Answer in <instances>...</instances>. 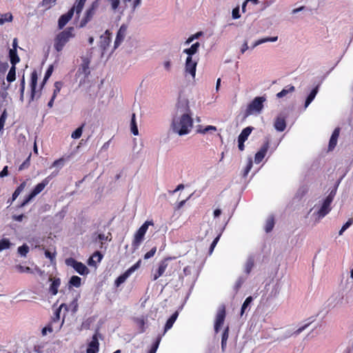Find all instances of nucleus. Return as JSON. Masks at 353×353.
<instances>
[{"instance_id": "1", "label": "nucleus", "mask_w": 353, "mask_h": 353, "mask_svg": "<svg viewBox=\"0 0 353 353\" xmlns=\"http://www.w3.org/2000/svg\"><path fill=\"white\" fill-rule=\"evenodd\" d=\"M193 127L192 112L189 106V101L180 97L176 104V112L171 124L172 132L179 136H183L190 132Z\"/></svg>"}, {"instance_id": "2", "label": "nucleus", "mask_w": 353, "mask_h": 353, "mask_svg": "<svg viewBox=\"0 0 353 353\" xmlns=\"http://www.w3.org/2000/svg\"><path fill=\"white\" fill-rule=\"evenodd\" d=\"M335 194L336 190H332L325 199L319 201L318 205H315L314 207L310 210L308 214L315 210L312 214V218L314 219V224L319 223L321 219L331 211L332 208L330 205L333 201Z\"/></svg>"}, {"instance_id": "3", "label": "nucleus", "mask_w": 353, "mask_h": 353, "mask_svg": "<svg viewBox=\"0 0 353 353\" xmlns=\"http://www.w3.org/2000/svg\"><path fill=\"white\" fill-rule=\"evenodd\" d=\"M74 28L70 27L59 32L54 38V48L57 52H61L65 45L74 37Z\"/></svg>"}, {"instance_id": "4", "label": "nucleus", "mask_w": 353, "mask_h": 353, "mask_svg": "<svg viewBox=\"0 0 353 353\" xmlns=\"http://www.w3.org/2000/svg\"><path fill=\"white\" fill-rule=\"evenodd\" d=\"M153 225L154 223L152 221H147L137 231L134 235V239L132 243L133 251H135L137 249H138L144 239V236L148 229V227Z\"/></svg>"}, {"instance_id": "5", "label": "nucleus", "mask_w": 353, "mask_h": 353, "mask_svg": "<svg viewBox=\"0 0 353 353\" xmlns=\"http://www.w3.org/2000/svg\"><path fill=\"white\" fill-rule=\"evenodd\" d=\"M266 101L264 97H257L248 105L245 110V115L259 114L263 108V103Z\"/></svg>"}, {"instance_id": "6", "label": "nucleus", "mask_w": 353, "mask_h": 353, "mask_svg": "<svg viewBox=\"0 0 353 353\" xmlns=\"http://www.w3.org/2000/svg\"><path fill=\"white\" fill-rule=\"evenodd\" d=\"M91 53L90 54H88L86 57H81L82 63L80 65L78 70L77 71L76 77H83L82 79L83 81L85 79V78L88 77V75L90 73L89 65L91 61Z\"/></svg>"}, {"instance_id": "7", "label": "nucleus", "mask_w": 353, "mask_h": 353, "mask_svg": "<svg viewBox=\"0 0 353 353\" xmlns=\"http://www.w3.org/2000/svg\"><path fill=\"white\" fill-rule=\"evenodd\" d=\"M99 6L98 0L94 1L91 4L90 7L86 10L85 17L82 19L80 23V27H84L88 21H90L93 16L95 14V12Z\"/></svg>"}, {"instance_id": "8", "label": "nucleus", "mask_w": 353, "mask_h": 353, "mask_svg": "<svg viewBox=\"0 0 353 353\" xmlns=\"http://www.w3.org/2000/svg\"><path fill=\"white\" fill-rule=\"evenodd\" d=\"M65 264L72 267L79 274L85 275L88 274V268L82 263L77 261L73 258H68L65 260Z\"/></svg>"}, {"instance_id": "9", "label": "nucleus", "mask_w": 353, "mask_h": 353, "mask_svg": "<svg viewBox=\"0 0 353 353\" xmlns=\"http://www.w3.org/2000/svg\"><path fill=\"white\" fill-rule=\"evenodd\" d=\"M225 318V309L224 306H221L217 311L215 322H214V331L218 333L221 328Z\"/></svg>"}, {"instance_id": "10", "label": "nucleus", "mask_w": 353, "mask_h": 353, "mask_svg": "<svg viewBox=\"0 0 353 353\" xmlns=\"http://www.w3.org/2000/svg\"><path fill=\"white\" fill-rule=\"evenodd\" d=\"M141 260L137 261L130 268L127 270L123 274L119 276L115 281V285L118 287L130 276V275L140 267Z\"/></svg>"}, {"instance_id": "11", "label": "nucleus", "mask_w": 353, "mask_h": 353, "mask_svg": "<svg viewBox=\"0 0 353 353\" xmlns=\"http://www.w3.org/2000/svg\"><path fill=\"white\" fill-rule=\"evenodd\" d=\"M76 5L77 3L75 2L74 6L71 9H70L67 13L62 14L59 17L58 21V26L59 29H62L67 24V23L72 19L74 11L77 12Z\"/></svg>"}, {"instance_id": "12", "label": "nucleus", "mask_w": 353, "mask_h": 353, "mask_svg": "<svg viewBox=\"0 0 353 353\" xmlns=\"http://www.w3.org/2000/svg\"><path fill=\"white\" fill-rule=\"evenodd\" d=\"M49 181L48 179H45L42 182L39 183L36 185L34 189L32 191V192L29 194L28 198L24 201L23 205L28 203L30 201H31L34 196H36L38 194H39L48 185Z\"/></svg>"}, {"instance_id": "13", "label": "nucleus", "mask_w": 353, "mask_h": 353, "mask_svg": "<svg viewBox=\"0 0 353 353\" xmlns=\"http://www.w3.org/2000/svg\"><path fill=\"white\" fill-rule=\"evenodd\" d=\"M196 65V61L193 60L192 57L188 56L185 64V74H190L194 79L195 77Z\"/></svg>"}, {"instance_id": "14", "label": "nucleus", "mask_w": 353, "mask_h": 353, "mask_svg": "<svg viewBox=\"0 0 353 353\" xmlns=\"http://www.w3.org/2000/svg\"><path fill=\"white\" fill-rule=\"evenodd\" d=\"M127 30L128 26L126 25H121L117 34V37L114 44V50L117 49L123 41L127 34Z\"/></svg>"}, {"instance_id": "15", "label": "nucleus", "mask_w": 353, "mask_h": 353, "mask_svg": "<svg viewBox=\"0 0 353 353\" xmlns=\"http://www.w3.org/2000/svg\"><path fill=\"white\" fill-rule=\"evenodd\" d=\"M111 41L110 33L109 30H106L103 34L100 37L99 47L103 54L108 49Z\"/></svg>"}, {"instance_id": "16", "label": "nucleus", "mask_w": 353, "mask_h": 353, "mask_svg": "<svg viewBox=\"0 0 353 353\" xmlns=\"http://www.w3.org/2000/svg\"><path fill=\"white\" fill-rule=\"evenodd\" d=\"M99 345L98 333H96L93 335L92 340L88 345L87 353H97L99 351Z\"/></svg>"}, {"instance_id": "17", "label": "nucleus", "mask_w": 353, "mask_h": 353, "mask_svg": "<svg viewBox=\"0 0 353 353\" xmlns=\"http://www.w3.org/2000/svg\"><path fill=\"white\" fill-rule=\"evenodd\" d=\"M268 148L269 143L268 141L261 147L260 150L255 154L254 161L256 163H259L263 160Z\"/></svg>"}, {"instance_id": "18", "label": "nucleus", "mask_w": 353, "mask_h": 353, "mask_svg": "<svg viewBox=\"0 0 353 353\" xmlns=\"http://www.w3.org/2000/svg\"><path fill=\"white\" fill-rule=\"evenodd\" d=\"M275 129L279 132H283L286 128L285 119L283 116H279L276 118L274 125Z\"/></svg>"}, {"instance_id": "19", "label": "nucleus", "mask_w": 353, "mask_h": 353, "mask_svg": "<svg viewBox=\"0 0 353 353\" xmlns=\"http://www.w3.org/2000/svg\"><path fill=\"white\" fill-rule=\"evenodd\" d=\"M339 133H340L339 128H337L334 130V132L331 136L330 142H329V150H333L334 148L336 146V143H337V139L339 136Z\"/></svg>"}, {"instance_id": "20", "label": "nucleus", "mask_w": 353, "mask_h": 353, "mask_svg": "<svg viewBox=\"0 0 353 353\" xmlns=\"http://www.w3.org/2000/svg\"><path fill=\"white\" fill-rule=\"evenodd\" d=\"M102 257L103 255L99 252H95L88 259V263L90 266H96L97 263L100 262Z\"/></svg>"}, {"instance_id": "21", "label": "nucleus", "mask_w": 353, "mask_h": 353, "mask_svg": "<svg viewBox=\"0 0 353 353\" xmlns=\"http://www.w3.org/2000/svg\"><path fill=\"white\" fill-rule=\"evenodd\" d=\"M168 259H164L160 263L157 272L154 275V280H157L159 276L163 275L166 268L168 267Z\"/></svg>"}, {"instance_id": "22", "label": "nucleus", "mask_w": 353, "mask_h": 353, "mask_svg": "<svg viewBox=\"0 0 353 353\" xmlns=\"http://www.w3.org/2000/svg\"><path fill=\"white\" fill-rule=\"evenodd\" d=\"M319 85H317L310 93L307 96L305 102V108H307L308 105L312 103V101L315 98L316 94L319 92Z\"/></svg>"}, {"instance_id": "23", "label": "nucleus", "mask_w": 353, "mask_h": 353, "mask_svg": "<svg viewBox=\"0 0 353 353\" xmlns=\"http://www.w3.org/2000/svg\"><path fill=\"white\" fill-rule=\"evenodd\" d=\"M37 73L36 71H34L31 74V100H34V94H35V89L37 86Z\"/></svg>"}, {"instance_id": "24", "label": "nucleus", "mask_w": 353, "mask_h": 353, "mask_svg": "<svg viewBox=\"0 0 353 353\" xmlns=\"http://www.w3.org/2000/svg\"><path fill=\"white\" fill-rule=\"evenodd\" d=\"M177 317H178V312H175L169 318V319L167 321V322L165 323L163 334H165L168 330H170L172 327V325H173L174 323L175 322V321L176 320Z\"/></svg>"}, {"instance_id": "25", "label": "nucleus", "mask_w": 353, "mask_h": 353, "mask_svg": "<svg viewBox=\"0 0 353 353\" xmlns=\"http://www.w3.org/2000/svg\"><path fill=\"white\" fill-rule=\"evenodd\" d=\"M49 280L52 281L50 287V291L53 295H55L58 292V288L61 284V281L59 279H54L52 280V278H50Z\"/></svg>"}, {"instance_id": "26", "label": "nucleus", "mask_w": 353, "mask_h": 353, "mask_svg": "<svg viewBox=\"0 0 353 353\" xmlns=\"http://www.w3.org/2000/svg\"><path fill=\"white\" fill-rule=\"evenodd\" d=\"M254 259L252 256H249L245 264V272L247 274H249L254 267Z\"/></svg>"}, {"instance_id": "27", "label": "nucleus", "mask_w": 353, "mask_h": 353, "mask_svg": "<svg viewBox=\"0 0 353 353\" xmlns=\"http://www.w3.org/2000/svg\"><path fill=\"white\" fill-rule=\"evenodd\" d=\"M9 56L12 65H15L19 61V58L17 53V49H10Z\"/></svg>"}, {"instance_id": "28", "label": "nucleus", "mask_w": 353, "mask_h": 353, "mask_svg": "<svg viewBox=\"0 0 353 353\" xmlns=\"http://www.w3.org/2000/svg\"><path fill=\"white\" fill-rule=\"evenodd\" d=\"M252 129L253 128L252 127H247V128H244L242 130V132H241V134H239L238 139L245 141L247 140L248 136L252 132Z\"/></svg>"}, {"instance_id": "29", "label": "nucleus", "mask_w": 353, "mask_h": 353, "mask_svg": "<svg viewBox=\"0 0 353 353\" xmlns=\"http://www.w3.org/2000/svg\"><path fill=\"white\" fill-rule=\"evenodd\" d=\"M200 44L199 42H196L192 45V46L190 48L185 49L183 50V52L187 54L188 56L192 57L193 54H194L197 51L198 48L199 47Z\"/></svg>"}, {"instance_id": "30", "label": "nucleus", "mask_w": 353, "mask_h": 353, "mask_svg": "<svg viewBox=\"0 0 353 353\" xmlns=\"http://www.w3.org/2000/svg\"><path fill=\"white\" fill-rule=\"evenodd\" d=\"M197 132L200 134H207L208 132H213L216 131V128L213 125H208L204 128H202L201 126H199L197 129Z\"/></svg>"}, {"instance_id": "31", "label": "nucleus", "mask_w": 353, "mask_h": 353, "mask_svg": "<svg viewBox=\"0 0 353 353\" xmlns=\"http://www.w3.org/2000/svg\"><path fill=\"white\" fill-rule=\"evenodd\" d=\"M294 90H295L294 86L289 85V86L286 87L285 88L283 89L280 92L277 93L276 97L278 98H282V97L286 96L287 94L294 92Z\"/></svg>"}, {"instance_id": "32", "label": "nucleus", "mask_w": 353, "mask_h": 353, "mask_svg": "<svg viewBox=\"0 0 353 353\" xmlns=\"http://www.w3.org/2000/svg\"><path fill=\"white\" fill-rule=\"evenodd\" d=\"M309 325H310V323H306L292 332H289L288 336L299 335L301 332H302L303 330H305Z\"/></svg>"}, {"instance_id": "33", "label": "nucleus", "mask_w": 353, "mask_h": 353, "mask_svg": "<svg viewBox=\"0 0 353 353\" xmlns=\"http://www.w3.org/2000/svg\"><path fill=\"white\" fill-rule=\"evenodd\" d=\"M274 225V219L272 216H270L266 220L265 224V231L266 232H270L272 231Z\"/></svg>"}, {"instance_id": "34", "label": "nucleus", "mask_w": 353, "mask_h": 353, "mask_svg": "<svg viewBox=\"0 0 353 353\" xmlns=\"http://www.w3.org/2000/svg\"><path fill=\"white\" fill-rule=\"evenodd\" d=\"M12 21V15L11 13L1 14L0 13V25H3L5 22H10Z\"/></svg>"}, {"instance_id": "35", "label": "nucleus", "mask_w": 353, "mask_h": 353, "mask_svg": "<svg viewBox=\"0 0 353 353\" xmlns=\"http://www.w3.org/2000/svg\"><path fill=\"white\" fill-rule=\"evenodd\" d=\"M12 245V243L8 239H2L0 240V252L9 249L10 246Z\"/></svg>"}, {"instance_id": "36", "label": "nucleus", "mask_w": 353, "mask_h": 353, "mask_svg": "<svg viewBox=\"0 0 353 353\" xmlns=\"http://www.w3.org/2000/svg\"><path fill=\"white\" fill-rule=\"evenodd\" d=\"M16 68L15 65H12L10 71L7 75L6 79L8 82H12L15 80Z\"/></svg>"}, {"instance_id": "37", "label": "nucleus", "mask_w": 353, "mask_h": 353, "mask_svg": "<svg viewBox=\"0 0 353 353\" xmlns=\"http://www.w3.org/2000/svg\"><path fill=\"white\" fill-rule=\"evenodd\" d=\"M130 125H131V132H132V134L134 135H138L139 130H138V128H137V123L135 121V114H132Z\"/></svg>"}, {"instance_id": "38", "label": "nucleus", "mask_w": 353, "mask_h": 353, "mask_svg": "<svg viewBox=\"0 0 353 353\" xmlns=\"http://www.w3.org/2000/svg\"><path fill=\"white\" fill-rule=\"evenodd\" d=\"M18 253L21 256H26L27 254L29 252V247L26 244H23V245L18 248Z\"/></svg>"}, {"instance_id": "39", "label": "nucleus", "mask_w": 353, "mask_h": 353, "mask_svg": "<svg viewBox=\"0 0 353 353\" xmlns=\"http://www.w3.org/2000/svg\"><path fill=\"white\" fill-rule=\"evenodd\" d=\"M253 299L252 296H248L244 301V303L242 305L241 310V315L242 316L247 307L250 305V304L252 303Z\"/></svg>"}, {"instance_id": "40", "label": "nucleus", "mask_w": 353, "mask_h": 353, "mask_svg": "<svg viewBox=\"0 0 353 353\" xmlns=\"http://www.w3.org/2000/svg\"><path fill=\"white\" fill-rule=\"evenodd\" d=\"M81 278L77 276H72L70 280V284L76 288H79L81 285Z\"/></svg>"}, {"instance_id": "41", "label": "nucleus", "mask_w": 353, "mask_h": 353, "mask_svg": "<svg viewBox=\"0 0 353 353\" xmlns=\"http://www.w3.org/2000/svg\"><path fill=\"white\" fill-rule=\"evenodd\" d=\"M84 124L77 128L72 133V138L77 139L81 137L83 132Z\"/></svg>"}, {"instance_id": "42", "label": "nucleus", "mask_w": 353, "mask_h": 353, "mask_svg": "<svg viewBox=\"0 0 353 353\" xmlns=\"http://www.w3.org/2000/svg\"><path fill=\"white\" fill-rule=\"evenodd\" d=\"M85 1H86V0H77L76 1L77 14L78 16L79 15L80 12L83 10V8L84 6Z\"/></svg>"}, {"instance_id": "43", "label": "nucleus", "mask_w": 353, "mask_h": 353, "mask_svg": "<svg viewBox=\"0 0 353 353\" xmlns=\"http://www.w3.org/2000/svg\"><path fill=\"white\" fill-rule=\"evenodd\" d=\"M353 223V219L350 218L347 220V221L343 225L341 229L340 230L339 234L342 235L343 233Z\"/></svg>"}, {"instance_id": "44", "label": "nucleus", "mask_w": 353, "mask_h": 353, "mask_svg": "<svg viewBox=\"0 0 353 353\" xmlns=\"http://www.w3.org/2000/svg\"><path fill=\"white\" fill-rule=\"evenodd\" d=\"M162 64H163V66L166 72H170L171 71L172 63L170 59H165L163 61Z\"/></svg>"}, {"instance_id": "45", "label": "nucleus", "mask_w": 353, "mask_h": 353, "mask_svg": "<svg viewBox=\"0 0 353 353\" xmlns=\"http://www.w3.org/2000/svg\"><path fill=\"white\" fill-rule=\"evenodd\" d=\"M25 186H26V183L23 182L16 189V190L14 192V193L12 194L13 200L16 199V198L19 195L21 192L24 189Z\"/></svg>"}, {"instance_id": "46", "label": "nucleus", "mask_w": 353, "mask_h": 353, "mask_svg": "<svg viewBox=\"0 0 353 353\" xmlns=\"http://www.w3.org/2000/svg\"><path fill=\"white\" fill-rule=\"evenodd\" d=\"M16 270L19 272H31L32 270L29 267H24L21 265H17L15 266Z\"/></svg>"}, {"instance_id": "47", "label": "nucleus", "mask_w": 353, "mask_h": 353, "mask_svg": "<svg viewBox=\"0 0 353 353\" xmlns=\"http://www.w3.org/2000/svg\"><path fill=\"white\" fill-rule=\"evenodd\" d=\"M245 281V278L243 276L239 277L234 285V289L236 291L239 290V289L241 287L242 284L244 283Z\"/></svg>"}, {"instance_id": "48", "label": "nucleus", "mask_w": 353, "mask_h": 353, "mask_svg": "<svg viewBox=\"0 0 353 353\" xmlns=\"http://www.w3.org/2000/svg\"><path fill=\"white\" fill-rule=\"evenodd\" d=\"M112 10L116 11L120 5V0H108Z\"/></svg>"}, {"instance_id": "49", "label": "nucleus", "mask_w": 353, "mask_h": 353, "mask_svg": "<svg viewBox=\"0 0 353 353\" xmlns=\"http://www.w3.org/2000/svg\"><path fill=\"white\" fill-rule=\"evenodd\" d=\"M52 71H53V66L52 65H50V67L48 68V69L47 70V71L46 72V74H45V77H44V79H43V85L50 78V77L51 76V74L52 73Z\"/></svg>"}, {"instance_id": "50", "label": "nucleus", "mask_w": 353, "mask_h": 353, "mask_svg": "<svg viewBox=\"0 0 353 353\" xmlns=\"http://www.w3.org/2000/svg\"><path fill=\"white\" fill-rule=\"evenodd\" d=\"M161 336H159L157 339V341L155 342V343L152 345L151 350H150L149 353H156L157 349H158V347H159V343L161 341Z\"/></svg>"}, {"instance_id": "51", "label": "nucleus", "mask_w": 353, "mask_h": 353, "mask_svg": "<svg viewBox=\"0 0 353 353\" xmlns=\"http://www.w3.org/2000/svg\"><path fill=\"white\" fill-rule=\"evenodd\" d=\"M137 324L139 325V329H140V332H143L145 331V327H144V325H145V320L141 318V319H137L136 320Z\"/></svg>"}, {"instance_id": "52", "label": "nucleus", "mask_w": 353, "mask_h": 353, "mask_svg": "<svg viewBox=\"0 0 353 353\" xmlns=\"http://www.w3.org/2000/svg\"><path fill=\"white\" fill-rule=\"evenodd\" d=\"M61 88V83L59 81L54 83V90L52 96L57 97V94L60 92Z\"/></svg>"}, {"instance_id": "53", "label": "nucleus", "mask_w": 353, "mask_h": 353, "mask_svg": "<svg viewBox=\"0 0 353 353\" xmlns=\"http://www.w3.org/2000/svg\"><path fill=\"white\" fill-rule=\"evenodd\" d=\"M232 17L234 19H237L241 17L239 14V7L237 6L232 10Z\"/></svg>"}, {"instance_id": "54", "label": "nucleus", "mask_w": 353, "mask_h": 353, "mask_svg": "<svg viewBox=\"0 0 353 353\" xmlns=\"http://www.w3.org/2000/svg\"><path fill=\"white\" fill-rule=\"evenodd\" d=\"M157 251V248L156 247H154L151 249V250H150L149 252H148L145 255H144V259H148L151 257H152L155 252Z\"/></svg>"}, {"instance_id": "55", "label": "nucleus", "mask_w": 353, "mask_h": 353, "mask_svg": "<svg viewBox=\"0 0 353 353\" xmlns=\"http://www.w3.org/2000/svg\"><path fill=\"white\" fill-rule=\"evenodd\" d=\"M30 157H31V154H30L28 156V157L27 158V159L19 166V170H22L25 168H28V166L30 165Z\"/></svg>"}, {"instance_id": "56", "label": "nucleus", "mask_w": 353, "mask_h": 353, "mask_svg": "<svg viewBox=\"0 0 353 353\" xmlns=\"http://www.w3.org/2000/svg\"><path fill=\"white\" fill-rule=\"evenodd\" d=\"M228 336H229V327L227 326L225 328V330L222 334L221 341H227L228 339Z\"/></svg>"}, {"instance_id": "57", "label": "nucleus", "mask_w": 353, "mask_h": 353, "mask_svg": "<svg viewBox=\"0 0 353 353\" xmlns=\"http://www.w3.org/2000/svg\"><path fill=\"white\" fill-rule=\"evenodd\" d=\"M219 238H220V236H216L214 240L212 241L211 245H210V250H209V253L210 254H211L216 246V245L217 244L219 240Z\"/></svg>"}, {"instance_id": "58", "label": "nucleus", "mask_w": 353, "mask_h": 353, "mask_svg": "<svg viewBox=\"0 0 353 353\" xmlns=\"http://www.w3.org/2000/svg\"><path fill=\"white\" fill-rule=\"evenodd\" d=\"M57 0H43L42 6H46L48 8H50L53 3H55Z\"/></svg>"}, {"instance_id": "59", "label": "nucleus", "mask_w": 353, "mask_h": 353, "mask_svg": "<svg viewBox=\"0 0 353 353\" xmlns=\"http://www.w3.org/2000/svg\"><path fill=\"white\" fill-rule=\"evenodd\" d=\"M8 67L9 65L7 62L3 63L0 61V72H5Z\"/></svg>"}, {"instance_id": "60", "label": "nucleus", "mask_w": 353, "mask_h": 353, "mask_svg": "<svg viewBox=\"0 0 353 353\" xmlns=\"http://www.w3.org/2000/svg\"><path fill=\"white\" fill-rule=\"evenodd\" d=\"M63 160L62 159L56 160L52 163L53 167H58L59 168H61L63 166Z\"/></svg>"}, {"instance_id": "61", "label": "nucleus", "mask_w": 353, "mask_h": 353, "mask_svg": "<svg viewBox=\"0 0 353 353\" xmlns=\"http://www.w3.org/2000/svg\"><path fill=\"white\" fill-rule=\"evenodd\" d=\"M142 0H133L132 4V9L134 11L141 5Z\"/></svg>"}, {"instance_id": "62", "label": "nucleus", "mask_w": 353, "mask_h": 353, "mask_svg": "<svg viewBox=\"0 0 353 353\" xmlns=\"http://www.w3.org/2000/svg\"><path fill=\"white\" fill-rule=\"evenodd\" d=\"M252 167V161L251 159H250L249 161H248V165H247V166L245 168L244 175H247L248 174L249 171L251 170Z\"/></svg>"}, {"instance_id": "63", "label": "nucleus", "mask_w": 353, "mask_h": 353, "mask_svg": "<svg viewBox=\"0 0 353 353\" xmlns=\"http://www.w3.org/2000/svg\"><path fill=\"white\" fill-rule=\"evenodd\" d=\"M45 255L47 258L50 259L51 261H52L54 258V254L50 252L49 250H46Z\"/></svg>"}, {"instance_id": "64", "label": "nucleus", "mask_w": 353, "mask_h": 353, "mask_svg": "<svg viewBox=\"0 0 353 353\" xmlns=\"http://www.w3.org/2000/svg\"><path fill=\"white\" fill-rule=\"evenodd\" d=\"M263 40L264 41V43L268 41L274 42L278 40V37H266L263 38Z\"/></svg>"}]
</instances>
